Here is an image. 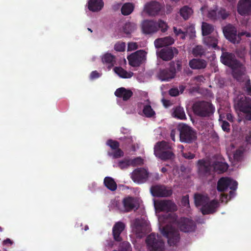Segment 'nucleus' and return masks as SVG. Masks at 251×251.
<instances>
[{"label": "nucleus", "instance_id": "26", "mask_svg": "<svg viewBox=\"0 0 251 251\" xmlns=\"http://www.w3.org/2000/svg\"><path fill=\"white\" fill-rule=\"evenodd\" d=\"M174 39L171 36L160 38L154 41V45L156 48H160L164 46H168L174 43Z\"/></svg>", "mask_w": 251, "mask_h": 251}, {"label": "nucleus", "instance_id": "7", "mask_svg": "<svg viewBox=\"0 0 251 251\" xmlns=\"http://www.w3.org/2000/svg\"><path fill=\"white\" fill-rule=\"evenodd\" d=\"M178 129L181 142L191 143L196 140L197 133L191 127L183 124L179 125Z\"/></svg>", "mask_w": 251, "mask_h": 251}, {"label": "nucleus", "instance_id": "23", "mask_svg": "<svg viewBox=\"0 0 251 251\" xmlns=\"http://www.w3.org/2000/svg\"><path fill=\"white\" fill-rule=\"evenodd\" d=\"M147 226V223L145 221L137 218L132 223V229L136 234L144 233Z\"/></svg>", "mask_w": 251, "mask_h": 251}, {"label": "nucleus", "instance_id": "10", "mask_svg": "<svg viewBox=\"0 0 251 251\" xmlns=\"http://www.w3.org/2000/svg\"><path fill=\"white\" fill-rule=\"evenodd\" d=\"M176 225L181 231L186 233L194 232L197 227L196 224L193 220L185 217L178 219Z\"/></svg>", "mask_w": 251, "mask_h": 251}, {"label": "nucleus", "instance_id": "21", "mask_svg": "<svg viewBox=\"0 0 251 251\" xmlns=\"http://www.w3.org/2000/svg\"><path fill=\"white\" fill-rule=\"evenodd\" d=\"M219 205V203L217 200H213L211 201L209 200L206 204L201 208V211L203 215L213 214L216 211V209Z\"/></svg>", "mask_w": 251, "mask_h": 251}, {"label": "nucleus", "instance_id": "35", "mask_svg": "<svg viewBox=\"0 0 251 251\" xmlns=\"http://www.w3.org/2000/svg\"><path fill=\"white\" fill-rule=\"evenodd\" d=\"M204 43L208 48H212L216 49L217 48L218 39L214 36H209L204 38Z\"/></svg>", "mask_w": 251, "mask_h": 251}, {"label": "nucleus", "instance_id": "1", "mask_svg": "<svg viewBox=\"0 0 251 251\" xmlns=\"http://www.w3.org/2000/svg\"><path fill=\"white\" fill-rule=\"evenodd\" d=\"M167 23L162 20L158 21L152 20H145L141 24L142 32L146 35H152L160 29L162 32H165L168 30Z\"/></svg>", "mask_w": 251, "mask_h": 251}, {"label": "nucleus", "instance_id": "9", "mask_svg": "<svg viewBox=\"0 0 251 251\" xmlns=\"http://www.w3.org/2000/svg\"><path fill=\"white\" fill-rule=\"evenodd\" d=\"M220 60L223 64L232 69L239 68L241 66L240 62L237 59L235 55L232 52L223 51Z\"/></svg>", "mask_w": 251, "mask_h": 251}, {"label": "nucleus", "instance_id": "19", "mask_svg": "<svg viewBox=\"0 0 251 251\" xmlns=\"http://www.w3.org/2000/svg\"><path fill=\"white\" fill-rule=\"evenodd\" d=\"M178 53V50L175 47H166L161 50L159 56L164 61H169Z\"/></svg>", "mask_w": 251, "mask_h": 251}, {"label": "nucleus", "instance_id": "52", "mask_svg": "<svg viewBox=\"0 0 251 251\" xmlns=\"http://www.w3.org/2000/svg\"><path fill=\"white\" fill-rule=\"evenodd\" d=\"M169 94L170 96L173 97H176L178 96L179 94L178 89L177 88H171L169 90Z\"/></svg>", "mask_w": 251, "mask_h": 251}, {"label": "nucleus", "instance_id": "18", "mask_svg": "<svg viewBox=\"0 0 251 251\" xmlns=\"http://www.w3.org/2000/svg\"><path fill=\"white\" fill-rule=\"evenodd\" d=\"M223 32L225 38L231 43L237 42V29L231 24H228L223 28Z\"/></svg>", "mask_w": 251, "mask_h": 251}, {"label": "nucleus", "instance_id": "2", "mask_svg": "<svg viewBox=\"0 0 251 251\" xmlns=\"http://www.w3.org/2000/svg\"><path fill=\"white\" fill-rule=\"evenodd\" d=\"M195 115L200 117H209L213 114L215 107L210 102L204 100L196 101L192 105Z\"/></svg>", "mask_w": 251, "mask_h": 251}, {"label": "nucleus", "instance_id": "12", "mask_svg": "<svg viewBox=\"0 0 251 251\" xmlns=\"http://www.w3.org/2000/svg\"><path fill=\"white\" fill-rule=\"evenodd\" d=\"M150 191L153 197L161 198L170 197L173 193L170 188L160 184L152 186L150 188Z\"/></svg>", "mask_w": 251, "mask_h": 251}, {"label": "nucleus", "instance_id": "63", "mask_svg": "<svg viewBox=\"0 0 251 251\" xmlns=\"http://www.w3.org/2000/svg\"><path fill=\"white\" fill-rule=\"evenodd\" d=\"M196 78L198 81H203V80H205V78L202 75H198Z\"/></svg>", "mask_w": 251, "mask_h": 251}, {"label": "nucleus", "instance_id": "16", "mask_svg": "<svg viewBox=\"0 0 251 251\" xmlns=\"http://www.w3.org/2000/svg\"><path fill=\"white\" fill-rule=\"evenodd\" d=\"M176 74L175 62H171L170 63L169 68L161 70L158 76L159 79L162 81H169L175 76Z\"/></svg>", "mask_w": 251, "mask_h": 251}, {"label": "nucleus", "instance_id": "37", "mask_svg": "<svg viewBox=\"0 0 251 251\" xmlns=\"http://www.w3.org/2000/svg\"><path fill=\"white\" fill-rule=\"evenodd\" d=\"M137 28L136 24L132 22H127L123 26V31L126 34H130Z\"/></svg>", "mask_w": 251, "mask_h": 251}, {"label": "nucleus", "instance_id": "49", "mask_svg": "<svg viewBox=\"0 0 251 251\" xmlns=\"http://www.w3.org/2000/svg\"><path fill=\"white\" fill-rule=\"evenodd\" d=\"M207 16L211 19L218 20L219 16L218 15V11L215 10H210L208 13Z\"/></svg>", "mask_w": 251, "mask_h": 251}, {"label": "nucleus", "instance_id": "59", "mask_svg": "<svg viewBox=\"0 0 251 251\" xmlns=\"http://www.w3.org/2000/svg\"><path fill=\"white\" fill-rule=\"evenodd\" d=\"M176 65V71H180L182 68L181 63L179 61H177L176 63H175Z\"/></svg>", "mask_w": 251, "mask_h": 251}, {"label": "nucleus", "instance_id": "3", "mask_svg": "<svg viewBox=\"0 0 251 251\" xmlns=\"http://www.w3.org/2000/svg\"><path fill=\"white\" fill-rule=\"evenodd\" d=\"M172 146L165 141L158 142L154 146L155 155L162 160H167L174 157V153L171 151Z\"/></svg>", "mask_w": 251, "mask_h": 251}, {"label": "nucleus", "instance_id": "24", "mask_svg": "<svg viewBox=\"0 0 251 251\" xmlns=\"http://www.w3.org/2000/svg\"><path fill=\"white\" fill-rule=\"evenodd\" d=\"M125 227V224L122 222H116L113 226L112 234L116 241L121 242L122 240L121 234L124 230Z\"/></svg>", "mask_w": 251, "mask_h": 251}, {"label": "nucleus", "instance_id": "6", "mask_svg": "<svg viewBox=\"0 0 251 251\" xmlns=\"http://www.w3.org/2000/svg\"><path fill=\"white\" fill-rule=\"evenodd\" d=\"M235 107L245 114L246 120H251V104L249 99L245 96L237 97L235 100Z\"/></svg>", "mask_w": 251, "mask_h": 251}, {"label": "nucleus", "instance_id": "5", "mask_svg": "<svg viewBox=\"0 0 251 251\" xmlns=\"http://www.w3.org/2000/svg\"><path fill=\"white\" fill-rule=\"evenodd\" d=\"M147 249L150 251H164L165 244L160 236L154 233L149 235L146 239Z\"/></svg>", "mask_w": 251, "mask_h": 251}, {"label": "nucleus", "instance_id": "58", "mask_svg": "<svg viewBox=\"0 0 251 251\" xmlns=\"http://www.w3.org/2000/svg\"><path fill=\"white\" fill-rule=\"evenodd\" d=\"M100 76L99 73L97 71L92 72L90 75V77L91 79L97 78Z\"/></svg>", "mask_w": 251, "mask_h": 251}, {"label": "nucleus", "instance_id": "54", "mask_svg": "<svg viewBox=\"0 0 251 251\" xmlns=\"http://www.w3.org/2000/svg\"><path fill=\"white\" fill-rule=\"evenodd\" d=\"M174 32L176 36H178L180 34L182 35V38H184L185 35L184 32L180 28H177L176 27L173 28Z\"/></svg>", "mask_w": 251, "mask_h": 251}, {"label": "nucleus", "instance_id": "55", "mask_svg": "<svg viewBox=\"0 0 251 251\" xmlns=\"http://www.w3.org/2000/svg\"><path fill=\"white\" fill-rule=\"evenodd\" d=\"M138 48V45L136 43L130 42L128 44V50H134Z\"/></svg>", "mask_w": 251, "mask_h": 251}, {"label": "nucleus", "instance_id": "38", "mask_svg": "<svg viewBox=\"0 0 251 251\" xmlns=\"http://www.w3.org/2000/svg\"><path fill=\"white\" fill-rule=\"evenodd\" d=\"M214 30L213 25L206 22H203L201 25L202 34L207 36L210 34Z\"/></svg>", "mask_w": 251, "mask_h": 251}, {"label": "nucleus", "instance_id": "36", "mask_svg": "<svg viewBox=\"0 0 251 251\" xmlns=\"http://www.w3.org/2000/svg\"><path fill=\"white\" fill-rule=\"evenodd\" d=\"M114 72L121 77L124 78H130L133 75L132 72H127L121 67H116L114 69Z\"/></svg>", "mask_w": 251, "mask_h": 251}, {"label": "nucleus", "instance_id": "45", "mask_svg": "<svg viewBox=\"0 0 251 251\" xmlns=\"http://www.w3.org/2000/svg\"><path fill=\"white\" fill-rule=\"evenodd\" d=\"M243 151L241 150H237L233 154L234 160L237 162L241 161L243 159Z\"/></svg>", "mask_w": 251, "mask_h": 251}, {"label": "nucleus", "instance_id": "27", "mask_svg": "<svg viewBox=\"0 0 251 251\" xmlns=\"http://www.w3.org/2000/svg\"><path fill=\"white\" fill-rule=\"evenodd\" d=\"M189 65L192 69L200 70L206 68L207 62L203 59L194 58L189 61Z\"/></svg>", "mask_w": 251, "mask_h": 251}, {"label": "nucleus", "instance_id": "41", "mask_svg": "<svg viewBox=\"0 0 251 251\" xmlns=\"http://www.w3.org/2000/svg\"><path fill=\"white\" fill-rule=\"evenodd\" d=\"M143 113L147 118H151L155 115V111L149 104H147L144 106Z\"/></svg>", "mask_w": 251, "mask_h": 251}, {"label": "nucleus", "instance_id": "43", "mask_svg": "<svg viewBox=\"0 0 251 251\" xmlns=\"http://www.w3.org/2000/svg\"><path fill=\"white\" fill-rule=\"evenodd\" d=\"M118 166L121 169H126L131 166L129 158H125L123 160L119 161Z\"/></svg>", "mask_w": 251, "mask_h": 251}, {"label": "nucleus", "instance_id": "32", "mask_svg": "<svg viewBox=\"0 0 251 251\" xmlns=\"http://www.w3.org/2000/svg\"><path fill=\"white\" fill-rule=\"evenodd\" d=\"M103 183L104 186L111 191H115L117 188V185L114 179L109 176H106L104 178Z\"/></svg>", "mask_w": 251, "mask_h": 251}, {"label": "nucleus", "instance_id": "61", "mask_svg": "<svg viewBox=\"0 0 251 251\" xmlns=\"http://www.w3.org/2000/svg\"><path fill=\"white\" fill-rule=\"evenodd\" d=\"M246 141L248 144H251V134L250 133L246 137Z\"/></svg>", "mask_w": 251, "mask_h": 251}, {"label": "nucleus", "instance_id": "40", "mask_svg": "<svg viewBox=\"0 0 251 251\" xmlns=\"http://www.w3.org/2000/svg\"><path fill=\"white\" fill-rule=\"evenodd\" d=\"M173 115L174 117L180 120L186 119L184 109L180 106L176 107L174 111Z\"/></svg>", "mask_w": 251, "mask_h": 251}, {"label": "nucleus", "instance_id": "20", "mask_svg": "<svg viewBox=\"0 0 251 251\" xmlns=\"http://www.w3.org/2000/svg\"><path fill=\"white\" fill-rule=\"evenodd\" d=\"M161 9V5L157 1H153L147 3L144 7L145 11L150 16H155Z\"/></svg>", "mask_w": 251, "mask_h": 251}, {"label": "nucleus", "instance_id": "64", "mask_svg": "<svg viewBox=\"0 0 251 251\" xmlns=\"http://www.w3.org/2000/svg\"><path fill=\"white\" fill-rule=\"evenodd\" d=\"M185 89V86H184L183 85H180L179 86V89H178L179 93L180 92V93H182L183 92V91H184Z\"/></svg>", "mask_w": 251, "mask_h": 251}, {"label": "nucleus", "instance_id": "60", "mask_svg": "<svg viewBox=\"0 0 251 251\" xmlns=\"http://www.w3.org/2000/svg\"><path fill=\"white\" fill-rule=\"evenodd\" d=\"M13 243V241L11 240L9 238H7L3 241V244L4 245H12Z\"/></svg>", "mask_w": 251, "mask_h": 251}, {"label": "nucleus", "instance_id": "31", "mask_svg": "<svg viewBox=\"0 0 251 251\" xmlns=\"http://www.w3.org/2000/svg\"><path fill=\"white\" fill-rule=\"evenodd\" d=\"M209 200V198L207 196L197 194L195 195L194 201L197 206L203 207L207 203Z\"/></svg>", "mask_w": 251, "mask_h": 251}, {"label": "nucleus", "instance_id": "39", "mask_svg": "<svg viewBox=\"0 0 251 251\" xmlns=\"http://www.w3.org/2000/svg\"><path fill=\"white\" fill-rule=\"evenodd\" d=\"M134 8V5L129 2L125 3L121 8V13L123 15L127 16L130 14Z\"/></svg>", "mask_w": 251, "mask_h": 251}, {"label": "nucleus", "instance_id": "62", "mask_svg": "<svg viewBox=\"0 0 251 251\" xmlns=\"http://www.w3.org/2000/svg\"><path fill=\"white\" fill-rule=\"evenodd\" d=\"M226 119L230 122L233 121V116L231 114L228 113L226 115Z\"/></svg>", "mask_w": 251, "mask_h": 251}, {"label": "nucleus", "instance_id": "50", "mask_svg": "<svg viewBox=\"0 0 251 251\" xmlns=\"http://www.w3.org/2000/svg\"><path fill=\"white\" fill-rule=\"evenodd\" d=\"M230 124L226 121H224L222 123V129L227 133H229L230 131Z\"/></svg>", "mask_w": 251, "mask_h": 251}, {"label": "nucleus", "instance_id": "28", "mask_svg": "<svg viewBox=\"0 0 251 251\" xmlns=\"http://www.w3.org/2000/svg\"><path fill=\"white\" fill-rule=\"evenodd\" d=\"M104 6L102 0H89L88 2V8L92 12H98L102 9Z\"/></svg>", "mask_w": 251, "mask_h": 251}, {"label": "nucleus", "instance_id": "15", "mask_svg": "<svg viewBox=\"0 0 251 251\" xmlns=\"http://www.w3.org/2000/svg\"><path fill=\"white\" fill-rule=\"evenodd\" d=\"M106 145L109 146L112 150L114 151L113 152L108 151L107 154L109 156L116 159L124 156V151L119 148L120 143L119 142L112 139H108L106 142Z\"/></svg>", "mask_w": 251, "mask_h": 251}, {"label": "nucleus", "instance_id": "34", "mask_svg": "<svg viewBox=\"0 0 251 251\" xmlns=\"http://www.w3.org/2000/svg\"><path fill=\"white\" fill-rule=\"evenodd\" d=\"M193 13L192 9L188 6H184L179 10L180 15L185 20H188Z\"/></svg>", "mask_w": 251, "mask_h": 251}, {"label": "nucleus", "instance_id": "53", "mask_svg": "<svg viewBox=\"0 0 251 251\" xmlns=\"http://www.w3.org/2000/svg\"><path fill=\"white\" fill-rule=\"evenodd\" d=\"M182 156L186 159H192L195 157V154L190 152H183Z\"/></svg>", "mask_w": 251, "mask_h": 251}, {"label": "nucleus", "instance_id": "25", "mask_svg": "<svg viewBox=\"0 0 251 251\" xmlns=\"http://www.w3.org/2000/svg\"><path fill=\"white\" fill-rule=\"evenodd\" d=\"M114 94L117 97L122 99L124 101H127L133 96V92L129 89L120 87L116 89Z\"/></svg>", "mask_w": 251, "mask_h": 251}, {"label": "nucleus", "instance_id": "51", "mask_svg": "<svg viewBox=\"0 0 251 251\" xmlns=\"http://www.w3.org/2000/svg\"><path fill=\"white\" fill-rule=\"evenodd\" d=\"M181 202L184 206H187L189 205V196L188 195L182 197Z\"/></svg>", "mask_w": 251, "mask_h": 251}, {"label": "nucleus", "instance_id": "47", "mask_svg": "<svg viewBox=\"0 0 251 251\" xmlns=\"http://www.w3.org/2000/svg\"><path fill=\"white\" fill-rule=\"evenodd\" d=\"M244 35H245L247 37H250L251 36V33L247 32V31H242V32H239L238 33H237V38H236L237 42L236 43V44L239 43L240 41L241 40V37Z\"/></svg>", "mask_w": 251, "mask_h": 251}, {"label": "nucleus", "instance_id": "29", "mask_svg": "<svg viewBox=\"0 0 251 251\" xmlns=\"http://www.w3.org/2000/svg\"><path fill=\"white\" fill-rule=\"evenodd\" d=\"M213 173L223 174L226 172L228 168V165L226 162L215 161L212 164Z\"/></svg>", "mask_w": 251, "mask_h": 251}, {"label": "nucleus", "instance_id": "14", "mask_svg": "<svg viewBox=\"0 0 251 251\" xmlns=\"http://www.w3.org/2000/svg\"><path fill=\"white\" fill-rule=\"evenodd\" d=\"M238 183L236 181L228 177H222L217 182V189L219 192H224L228 188L232 190H236Z\"/></svg>", "mask_w": 251, "mask_h": 251}, {"label": "nucleus", "instance_id": "11", "mask_svg": "<svg viewBox=\"0 0 251 251\" xmlns=\"http://www.w3.org/2000/svg\"><path fill=\"white\" fill-rule=\"evenodd\" d=\"M154 205L156 210L158 211L174 212L177 209L176 205L169 200L155 201Z\"/></svg>", "mask_w": 251, "mask_h": 251}, {"label": "nucleus", "instance_id": "56", "mask_svg": "<svg viewBox=\"0 0 251 251\" xmlns=\"http://www.w3.org/2000/svg\"><path fill=\"white\" fill-rule=\"evenodd\" d=\"M121 251H132L130 244L129 243H124Z\"/></svg>", "mask_w": 251, "mask_h": 251}, {"label": "nucleus", "instance_id": "42", "mask_svg": "<svg viewBox=\"0 0 251 251\" xmlns=\"http://www.w3.org/2000/svg\"><path fill=\"white\" fill-rule=\"evenodd\" d=\"M205 50L202 46L198 45L193 49L192 53L195 57H201L204 55Z\"/></svg>", "mask_w": 251, "mask_h": 251}, {"label": "nucleus", "instance_id": "46", "mask_svg": "<svg viewBox=\"0 0 251 251\" xmlns=\"http://www.w3.org/2000/svg\"><path fill=\"white\" fill-rule=\"evenodd\" d=\"M218 19L221 18L225 20L229 16V13L225 9H220L218 10Z\"/></svg>", "mask_w": 251, "mask_h": 251}, {"label": "nucleus", "instance_id": "48", "mask_svg": "<svg viewBox=\"0 0 251 251\" xmlns=\"http://www.w3.org/2000/svg\"><path fill=\"white\" fill-rule=\"evenodd\" d=\"M126 44L124 42H118L114 45V49L118 51H124L125 50Z\"/></svg>", "mask_w": 251, "mask_h": 251}, {"label": "nucleus", "instance_id": "22", "mask_svg": "<svg viewBox=\"0 0 251 251\" xmlns=\"http://www.w3.org/2000/svg\"><path fill=\"white\" fill-rule=\"evenodd\" d=\"M239 14L244 16L251 13V0H240L238 4Z\"/></svg>", "mask_w": 251, "mask_h": 251}, {"label": "nucleus", "instance_id": "8", "mask_svg": "<svg viewBox=\"0 0 251 251\" xmlns=\"http://www.w3.org/2000/svg\"><path fill=\"white\" fill-rule=\"evenodd\" d=\"M197 166L198 175L200 177L206 178L213 175L212 164L209 160L199 159L197 161Z\"/></svg>", "mask_w": 251, "mask_h": 251}, {"label": "nucleus", "instance_id": "13", "mask_svg": "<svg viewBox=\"0 0 251 251\" xmlns=\"http://www.w3.org/2000/svg\"><path fill=\"white\" fill-rule=\"evenodd\" d=\"M146 52L143 50H137L127 57L129 64L132 67L140 66L146 60Z\"/></svg>", "mask_w": 251, "mask_h": 251}, {"label": "nucleus", "instance_id": "44", "mask_svg": "<svg viewBox=\"0 0 251 251\" xmlns=\"http://www.w3.org/2000/svg\"><path fill=\"white\" fill-rule=\"evenodd\" d=\"M131 166L135 167L138 165H142L143 164V160L140 157H137L133 159H129Z\"/></svg>", "mask_w": 251, "mask_h": 251}, {"label": "nucleus", "instance_id": "33", "mask_svg": "<svg viewBox=\"0 0 251 251\" xmlns=\"http://www.w3.org/2000/svg\"><path fill=\"white\" fill-rule=\"evenodd\" d=\"M102 61L104 63L107 64L109 68H111L115 64L116 58L111 53H106L103 56Z\"/></svg>", "mask_w": 251, "mask_h": 251}, {"label": "nucleus", "instance_id": "30", "mask_svg": "<svg viewBox=\"0 0 251 251\" xmlns=\"http://www.w3.org/2000/svg\"><path fill=\"white\" fill-rule=\"evenodd\" d=\"M123 204L126 212H129L136 207L135 200L131 197L125 198L123 200Z\"/></svg>", "mask_w": 251, "mask_h": 251}, {"label": "nucleus", "instance_id": "57", "mask_svg": "<svg viewBox=\"0 0 251 251\" xmlns=\"http://www.w3.org/2000/svg\"><path fill=\"white\" fill-rule=\"evenodd\" d=\"M246 86L248 94L250 95H251V85L250 80H248V81H246Z\"/></svg>", "mask_w": 251, "mask_h": 251}, {"label": "nucleus", "instance_id": "17", "mask_svg": "<svg viewBox=\"0 0 251 251\" xmlns=\"http://www.w3.org/2000/svg\"><path fill=\"white\" fill-rule=\"evenodd\" d=\"M149 177V173L144 168H137L131 174V178L135 182L142 183L146 181Z\"/></svg>", "mask_w": 251, "mask_h": 251}, {"label": "nucleus", "instance_id": "4", "mask_svg": "<svg viewBox=\"0 0 251 251\" xmlns=\"http://www.w3.org/2000/svg\"><path fill=\"white\" fill-rule=\"evenodd\" d=\"M159 229L162 235L167 238V242L170 246H174L180 240L179 231L170 225L165 226H160Z\"/></svg>", "mask_w": 251, "mask_h": 251}]
</instances>
